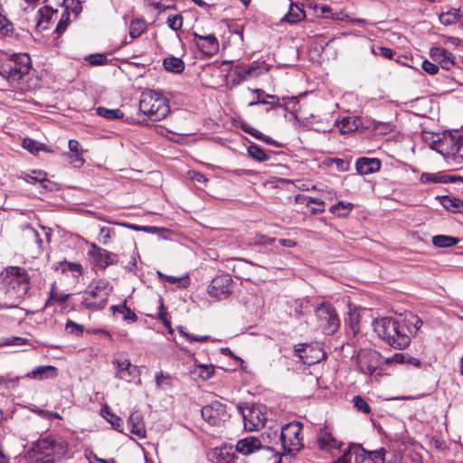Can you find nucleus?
Wrapping results in <instances>:
<instances>
[{"instance_id": "obj_28", "label": "nucleus", "mask_w": 463, "mask_h": 463, "mask_svg": "<svg viewBox=\"0 0 463 463\" xmlns=\"http://www.w3.org/2000/svg\"><path fill=\"white\" fill-rule=\"evenodd\" d=\"M439 20L446 26L463 23V6L449 8L448 11L442 12L439 16Z\"/></svg>"}, {"instance_id": "obj_20", "label": "nucleus", "mask_w": 463, "mask_h": 463, "mask_svg": "<svg viewBox=\"0 0 463 463\" xmlns=\"http://www.w3.org/2000/svg\"><path fill=\"white\" fill-rule=\"evenodd\" d=\"M317 441L319 449L326 451H331L332 449L340 450L344 445L333 436L331 429L326 426L320 429Z\"/></svg>"}, {"instance_id": "obj_54", "label": "nucleus", "mask_w": 463, "mask_h": 463, "mask_svg": "<svg viewBox=\"0 0 463 463\" xmlns=\"http://www.w3.org/2000/svg\"><path fill=\"white\" fill-rule=\"evenodd\" d=\"M354 406L360 411H363L364 413L370 412V407L366 401L362 398L361 396H355L354 398Z\"/></svg>"}, {"instance_id": "obj_51", "label": "nucleus", "mask_w": 463, "mask_h": 463, "mask_svg": "<svg viewBox=\"0 0 463 463\" xmlns=\"http://www.w3.org/2000/svg\"><path fill=\"white\" fill-rule=\"evenodd\" d=\"M112 309L115 311L118 310L120 313H122L124 320L134 322L137 319V315L134 312H132L131 309L127 307L126 306H122V307L113 306Z\"/></svg>"}, {"instance_id": "obj_62", "label": "nucleus", "mask_w": 463, "mask_h": 463, "mask_svg": "<svg viewBox=\"0 0 463 463\" xmlns=\"http://www.w3.org/2000/svg\"><path fill=\"white\" fill-rule=\"evenodd\" d=\"M275 241H276L275 238H269V237H267L265 235H258L255 238L254 244H256V245H268V244L273 243Z\"/></svg>"}, {"instance_id": "obj_33", "label": "nucleus", "mask_w": 463, "mask_h": 463, "mask_svg": "<svg viewBox=\"0 0 463 463\" xmlns=\"http://www.w3.org/2000/svg\"><path fill=\"white\" fill-rule=\"evenodd\" d=\"M356 448H360V445L351 444L346 448L339 450L342 452V455L339 456L333 463H352L353 458L354 459V452H356Z\"/></svg>"}, {"instance_id": "obj_1", "label": "nucleus", "mask_w": 463, "mask_h": 463, "mask_svg": "<svg viewBox=\"0 0 463 463\" xmlns=\"http://www.w3.org/2000/svg\"><path fill=\"white\" fill-rule=\"evenodd\" d=\"M423 140L452 165L463 164V132H424Z\"/></svg>"}, {"instance_id": "obj_37", "label": "nucleus", "mask_w": 463, "mask_h": 463, "mask_svg": "<svg viewBox=\"0 0 463 463\" xmlns=\"http://www.w3.org/2000/svg\"><path fill=\"white\" fill-rule=\"evenodd\" d=\"M163 65L166 71L174 73H180L184 69V61L176 57L165 58Z\"/></svg>"}, {"instance_id": "obj_60", "label": "nucleus", "mask_w": 463, "mask_h": 463, "mask_svg": "<svg viewBox=\"0 0 463 463\" xmlns=\"http://www.w3.org/2000/svg\"><path fill=\"white\" fill-rule=\"evenodd\" d=\"M201 376L204 379H209L213 376L214 369L212 366L200 364L199 366Z\"/></svg>"}, {"instance_id": "obj_8", "label": "nucleus", "mask_w": 463, "mask_h": 463, "mask_svg": "<svg viewBox=\"0 0 463 463\" xmlns=\"http://www.w3.org/2000/svg\"><path fill=\"white\" fill-rule=\"evenodd\" d=\"M301 430L302 424L299 421L289 422L281 428L279 440L283 453L295 454L303 448Z\"/></svg>"}, {"instance_id": "obj_50", "label": "nucleus", "mask_w": 463, "mask_h": 463, "mask_svg": "<svg viewBox=\"0 0 463 463\" xmlns=\"http://www.w3.org/2000/svg\"><path fill=\"white\" fill-rule=\"evenodd\" d=\"M70 24V12L66 7L61 14V17L56 26L55 31L59 33H63Z\"/></svg>"}, {"instance_id": "obj_45", "label": "nucleus", "mask_w": 463, "mask_h": 463, "mask_svg": "<svg viewBox=\"0 0 463 463\" xmlns=\"http://www.w3.org/2000/svg\"><path fill=\"white\" fill-rule=\"evenodd\" d=\"M178 333L184 336L186 341L192 343V342H205L207 341L210 336L209 335H196L188 333L185 328L182 326H177Z\"/></svg>"}, {"instance_id": "obj_25", "label": "nucleus", "mask_w": 463, "mask_h": 463, "mask_svg": "<svg viewBox=\"0 0 463 463\" xmlns=\"http://www.w3.org/2000/svg\"><path fill=\"white\" fill-rule=\"evenodd\" d=\"M234 72L239 77V81H244L259 77L262 73V69L255 62L249 65L239 64L235 66Z\"/></svg>"}, {"instance_id": "obj_35", "label": "nucleus", "mask_w": 463, "mask_h": 463, "mask_svg": "<svg viewBox=\"0 0 463 463\" xmlns=\"http://www.w3.org/2000/svg\"><path fill=\"white\" fill-rule=\"evenodd\" d=\"M248 154L251 158L259 162H265L270 158L271 153L266 152L258 145L252 144L248 147Z\"/></svg>"}, {"instance_id": "obj_14", "label": "nucleus", "mask_w": 463, "mask_h": 463, "mask_svg": "<svg viewBox=\"0 0 463 463\" xmlns=\"http://www.w3.org/2000/svg\"><path fill=\"white\" fill-rule=\"evenodd\" d=\"M232 292V279L227 274L217 276L208 287L209 295L218 300L225 299Z\"/></svg>"}, {"instance_id": "obj_42", "label": "nucleus", "mask_w": 463, "mask_h": 463, "mask_svg": "<svg viewBox=\"0 0 463 463\" xmlns=\"http://www.w3.org/2000/svg\"><path fill=\"white\" fill-rule=\"evenodd\" d=\"M146 30V23L142 19L133 20L129 25V35L131 39L139 37Z\"/></svg>"}, {"instance_id": "obj_40", "label": "nucleus", "mask_w": 463, "mask_h": 463, "mask_svg": "<svg viewBox=\"0 0 463 463\" xmlns=\"http://www.w3.org/2000/svg\"><path fill=\"white\" fill-rule=\"evenodd\" d=\"M96 113L99 116H100L106 119H109V120L120 119L124 117L123 112L118 109H107L104 107H98L96 109Z\"/></svg>"}, {"instance_id": "obj_9", "label": "nucleus", "mask_w": 463, "mask_h": 463, "mask_svg": "<svg viewBox=\"0 0 463 463\" xmlns=\"http://www.w3.org/2000/svg\"><path fill=\"white\" fill-rule=\"evenodd\" d=\"M318 326L325 335H330L337 331L340 319L335 309L329 304L323 302L315 309Z\"/></svg>"}, {"instance_id": "obj_16", "label": "nucleus", "mask_w": 463, "mask_h": 463, "mask_svg": "<svg viewBox=\"0 0 463 463\" xmlns=\"http://www.w3.org/2000/svg\"><path fill=\"white\" fill-rule=\"evenodd\" d=\"M380 358V354L374 350L361 351L357 355V366L363 373L372 375L381 364Z\"/></svg>"}, {"instance_id": "obj_21", "label": "nucleus", "mask_w": 463, "mask_h": 463, "mask_svg": "<svg viewBox=\"0 0 463 463\" xmlns=\"http://www.w3.org/2000/svg\"><path fill=\"white\" fill-rule=\"evenodd\" d=\"M430 56L444 70H450L455 65L454 55L444 48L432 47L430 51Z\"/></svg>"}, {"instance_id": "obj_41", "label": "nucleus", "mask_w": 463, "mask_h": 463, "mask_svg": "<svg viewBox=\"0 0 463 463\" xmlns=\"http://www.w3.org/2000/svg\"><path fill=\"white\" fill-rule=\"evenodd\" d=\"M352 209L353 204L351 203L340 201L336 204L333 205L330 210L335 215L338 217H345L352 211Z\"/></svg>"}, {"instance_id": "obj_24", "label": "nucleus", "mask_w": 463, "mask_h": 463, "mask_svg": "<svg viewBox=\"0 0 463 463\" xmlns=\"http://www.w3.org/2000/svg\"><path fill=\"white\" fill-rule=\"evenodd\" d=\"M58 376V369L52 365H40L33 368L25 377L34 380L54 379Z\"/></svg>"}, {"instance_id": "obj_53", "label": "nucleus", "mask_w": 463, "mask_h": 463, "mask_svg": "<svg viewBox=\"0 0 463 463\" xmlns=\"http://www.w3.org/2000/svg\"><path fill=\"white\" fill-rule=\"evenodd\" d=\"M87 61L91 65L99 66V65H103V64L107 63L108 60H107L106 55H104L102 53H95V54L89 55L87 57Z\"/></svg>"}, {"instance_id": "obj_15", "label": "nucleus", "mask_w": 463, "mask_h": 463, "mask_svg": "<svg viewBox=\"0 0 463 463\" xmlns=\"http://www.w3.org/2000/svg\"><path fill=\"white\" fill-rule=\"evenodd\" d=\"M89 247L88 256L95 266L105 269L118 262L117 254L99 247L94 242L90 243Z\"/></svg>"}, {"instance_id": "obj_3", "label": "nucleus", "mask_w": 463, "mask_h": 463, "mask_svg": "<svg viewBox=\"0 0 463 463\" xmlns=\"http://www.w3.org/2000/svg\"><path fill=\"white\" fill-rule=\"evenodd\" d=\"M32 61L27 53L0 52V75L14 87L27 75Z\"/></svg>"}, {"instance_id": "obj_61", "label": "nucleus", "mask_w": 463, "mask_h": 463, "mask_svg": "<svg viewBox=\"0 0 463 463\" xmlns=\"http://www.w3.org/2000/svg\"><path fill=\"white\" fill-rule=\"evenodd\" d=\"M406 359H407V356L405 354L397 353V354H393L392 356L387 358L385 360V363L390 364V363L395 362V363H399V364H405V363H407Z\"/></svg>"}, {"instance_id": "obj_48", "label": "nucleus", "mask_w": 463, "mask_h": 463, "mask_svg": "<svg viewBox=\"0 0 463 463\" xmlns=\"http://www.w3.org/2000/svg\"><path fill=\"white\" fill-rule=\"evenodd\" d=\"M23 147L26 150H28L32 154H36L40 150H44V147L43 145L39 144L33 139L31 138H24L23 141Z\"/></svg>"}, {"instance_id": "obj_31", "label": "nucleus", "mask_w": 463, "mask_h": 463, "mask_svg": "<svg viewBox=\"0 0 463 463\" xmlns=\"http://www.w3.org/2000/svg\"><path fill=\"white\" fill-rule=\"evenodd\" d=\"M57 13L56 10H53L50 6H43L40 8L37 12V27L41 28L42 30H47L48 24L50 21L52 20L53 14Z\"/></svg>"}, {"instance_id": "obj_6", "label": "nucleus", "mask_w": 463, "mask_h": 463, "mask_svg": "<svg viewBox=\"0 0 463 463\" xmlns=\"http://www.w3.org/2000/svg\"><path fill=\"white\" fill-rule=\"evenodd\" d=\"M3 281L7 285L8 293L14 298H23L30 288L28 274L24 268L7 267L1 274Z\"/></svg>"}, {"instance_id": "obj_17", "label": "nucleus", "mask_w": 463, "mask_h": 463, "mask_svg": "<svg viewBox=\"0 0 463 463\" xmlns=\"http://www.w3.org/2000/svg\"><path fill=\"white\" fill-rule=\"evenodd\" d=\"M295 354L306 364H314L322 359L324 354L318 348L308 344H298L294 346Z\"/></svg>"}, {"instance_id": "obj_44", "label": "nucleus", "mask_w": 463, "mask_h": 463, "mask_svg": "<svg viewBox=\"0 0 463 463\" xmlns=\"http://www.w3.org/2000/svg\"><path fill=\"white\" fill-rule=\"evenodd\" d=\"M156 386L163 390H167L172 387V377L168 373L158 372L156 373Z\"/></svg>"}, {"instance_id": "obj_38", "label": "nucleus", "mask_w": 463, "mask_h": 463, "mask_svg": "<svg viewBox=\"0 0 463 463\" xmlns=\"http://www.w3.org/2000/svg\"><path fill=\"white\" fill-rule=\"evenodd\" d=\"M71 297L70 294L59 291L55 288V284H52L50 297L45 303V307H49L52 302H56L60 305L63 304Z\"/></svg>"}, {"instance_id": "obj_56", "label": "nucleus", "mask_w": 463, "mask_h": 463, "mask_svg": "<svg viewBox=\"0 0 463 463\" xmlns=\"http://www.w3.org/2000/svg\"><path fill=\"white\" fill-rule=\"evenodd\" d=\"M421 69L430 75H435L439 72V66L428 60L422 61Z\"/></svg>"}, {"instance_id": "obj_59", "label": "nucleus", "mask_w": 463, "mask_h": 463, "mask_svg": "<svg viewBox=\"0 0 463 463\" xmlns=\"http://www.w3.org/2000/svg\"><path fill=\"white\" fill-rule=\"evenodd\" d=\"M159 317L162 320L164 326L167 328L168 333L173 334L174 329L171 326L170 320L167 318L166 314L164 311L163 304H161V307H160Z\"/></svg>"}, {"instance_id": "obj_52", "label": "nucleus", "mask_w": 463, "mask_h": 463, "mask_svg": "<svg viewBox=\"0 0 463 463\" xmlns=\"http://www.w3.org/2000/svg\"><path fill=\"white\" fill-rule=\"evenodd\" d=\"M113 233L114 232L110 228L105 226L101 227L99 229V242L102 243L103 245H107L109 242Z\"/></svg>"}, {"instance_id": "obj_7", "label": "nucleus", "mask_w": 463, "mask_h": 463, "mask_svg": "<svg viewBox=\"0 0 463 463\" xmlns=\"http://www.w3.org/2000/svg\"><path fill=\"white\" fill-rule=\"evenodd\" d=\"M237 411L242 417L246 430L255 431L264 427L267 420L264 406L255 403H238Z\"/></svg>"}, {"instance_id": "obj_12", "label": "nucleus", "mask_w": 463, "mask_h": 463, "mask_svg": "<svg viewBox=\"0 0 463 463\" xmlns=\"http://www.w3.org/2000/svg\"><path fill=\"white\" fill-rule=\"evenodd\" d=\"M354 452V463H398L399 459L393 453L382 448L367 451L360 446Z\"/></svg>"}, {"instance_id": "obj_39", "label": "nucleus", "mask_w": 463, "mask_h": 463, "mask_svg": "<svg viewBox=\"0 0 463 463\" xmlns=\"http://www.w3.org/2000/svg\"><path fill=\"white\" fill-rule=\"evenodd\" d=\"M57 269H60L62 272L70 271L74 278H78L82 274L83 268L80 263L70 262L67 260L61 261L58 264Z\"/></svg>"}, {"instance_id": "obj_49", "label": "nucleus", "mask_w": 463, "mask_h": 463, "mask_svg": "<svg viewBox=\"0 0 463 463\" xmlns=\"http://www.w3.org/2000/svg\"><path fill=\"white\" fill-rule=\"evenodd\" d=\"M65 330L70 334L79 336L83 334L84 326L75 323L74 321L68 320L65 325Z\"/></svg>"}, {"instance_id": "obj_55", "label": "nucleus", "mask_w": 463, "mask_h": 463, "mask_svg": "<svg viewBox=\"0 0 463 463\" xmlns=\"http://www.w3.org/2000/svg\"><path fill=\"white\" fill-rule=\"evenodd\" d=\"M165 281L169 282L170 284H178V287L180 288H186L189 285V279L187 277H174V276H165Z\"/></svg>"}, {"instance_id": "obj_26", "label": "nucleus", "mask_w": 463, "mask_h": 463, "mask_svg": "<svg viewBox=\"0 0 463 463\" xmlns=\"http://www.w3.org/2000/svg\"><path fill=\"white\" fill-rule=\"evenodd\" d=\"M355 168L360 175H369L380 170L381 162L377 158L361 157L356 161Z\"/></svg>"}, {"instance_id": "obj_23", "label": "nucleus", "mask_w": 463, "mask_h": 463, "mask_svg": "<svg viewBox=\"0 0 463 463\" xmlns=\"http://www.w3.org/2000/svg\"><path fill=\"white\" fill-rule=\"evenodd\" d=\"M128 427L130 432L136 435L138 439L146 437V427L143 420V416L138 411H133L128 419Z\"/></svg>"}, {"instance_id": "obj_10", "label": "nucleus", "mask_w": 463, "mask_h": 463, "mask_svg": "<svg viewBox=\"0 0 463 463\" xmlns=\"http://www.w3.org/2000/svg\"><path fill=\"white\" fill-rule=\"evenodd\" d=\"M112 364L114 365V377L116 379H119L127 383H132L135 380H137V383H140V369L137 365H133L125 354L118 353L115 354L112 360Z\"/></svg>"}, {"instance_id": "obj_57", "label": "nucleus", "mask_w": 463, "mask_h": 463, "mask_svg": "<svg viewBox=\"0 0 463 463\" xmlns=\"http://www.w3.org/2000/svg\"><path fill=\"white\" fill-rule=\"evenodd\" d=\"M307 203L316 204V207L311 209V212L313 213H320L325 211L324 203L318 198L309 197L307 200Z\"/></svg>"}, {"instance_id": "obj_34", "label": "nucleus", "mask_w": 463, "mask_h": 463, "mask_svg": "<svg viewBox=\"0 0 463 463\" xmlns=\"http://www.w3.org/2000/svg\"><path fill=\"white\" fill-rule=\"evenodd\" d=\"M69 149L71 153H73V156L71 159V163L74 164L75 166H81L84 164V159L81 156L80 145L75 139L69 140L68 143Z\"/></svg>"}, {"instance_id": "obj_64", "label": "nucleus", "mask_w": 463, "mask_h": 463, "mask_svg": "<svg viewBox=\"0 0 463 463\" xmlns=\"http://www.w3.org/2000/svg\"><path fill=\"white\" fill-rule=\"evenodd\" d=\"M27 342L25 338L18 337V336H13L11 338H7L5 342V345H24Z\"/></svg>"}, {"instance_id": "obj_22", "label": "nucleus", "mask_w": 463, "mask_h": 463, "mask_svg": "<svg viewBox=\"0 0 463 463\" xmlns=\"http://www.w3.org/2000/svg\"><path fill=\"white\" fill-rule=\"evenodd\" d=\"M262 449L261 441L255 437H247L240 439L234 449L244 456L253 454Z\"/></svg>"}, {"instance_id": "obj_29", "label": "nucleus", "mask_w": 463, "mask_h": 463, "mask_svg": "<svg viewBox=\"0 0 463 463\" xmlns=\"http://www.w3.org/2000/svg\"><path fill=\"white\" fill-rule=\"evenodd\" d=\"M342 134H349L357 130L361 125V119L356 117H344L336 122Z\"/></svg>"}, {"instance_id": "obj_32", "label": "nucleus", "mask_w": 463, "mask_h": 463, "mask_svg": "<svg viewBox=\"0 0 463 463\" xmlns=\"http://www.w3.org/2000/svg\"><path fill=\"white\" fill-rule=\"evenodd\" d=\"M304 18V11L298 5L291 3L288 13L281 18V22H286L292 24L302 21Z\"/></svg>"}, {"instance_id": "obj_11", "label": "nucleus", "mask_w": 463, "mask_h": 463, "mask_svg": "<svg viewBox=\"0 0 463 463\" xmlns=\"http://www.w3.org/2000/svg\"><path fill=\"white\" fill-rule=\"evenodd\" d=\"M109 297V289L107 283L103 280H99L95 286H90L84 292L82 298V305L90 309H101L105 307Z\"/></svg>"}, {"instance_id": "obj_30", "label": "nucleus", "mask_w": 463, "mask_h": 463, "mask_svg": "<svg viewBox=\"0 0 463 463\" xmlns=\"http://www.w3.org/2000/svg\"><path fill=\"white\" fill-rule=\"evenodd\" d=\"M241 128L244 132L250 134V136L254 137L255 138H257L259 140H261V141L265 142L268 145H271V146H276V147H281L282 146V145L279 142L274 140L270 137H268V136L264 135L260 130L250 127V125H248L246 123L241 124Z\"/></svg>"}, {"instance_id": "obj_36", "label": "nucleus", "mask_w": 463, "mask_h": 463, "mask_svg": "<svg viewBox=\"0 0 463 463\" xmlns=\"http://www.w3.org/2000/svg\"><path fill=\"white\" fill-rule=\"evenodd\" d=\"M458 241V238L449 235L439 234L432 237V243L439 248L452 247Z\"/></svg>"}, {"instance_id": "obj_27", "label": "nucleus", "mask_w": 463, "mask_h": 463, "mask_svg": "<svg viewBox=\"0 0 463 463\" xmlns=\"http://www.w3.org/2000/svg\"><path fill=\"white\" fill-rule=\"evenodd\" d=\"M400 323L410 336L416 335L422 326L421 319L412 313L405 314Z\"/></svg>"}, {"instance_id": "obj_2", "label": "nucleus", "mask_w": 463, "mask_h": 463, "mask_svg": "<svg viewBox=\"0 0 463 463\" xmlns=\"http://www.w3.org/2000/svg\"><path fill=\"white\" fill-rule=\"evenodd\" d=\"M69 444L60 435H49L39 439L27 450L25 458L29 463H53L64 458Z\"/></svg>"}, {"instance_id": "obj_46", "label": "nucleus", "mask_w": 463, "mask_h": 463, "mask_svg": "<svg viewBox=\"0 0 463 463\" xmlns=\"http://www.w3.org/2000/svg\"><path fill=\"white\" fill-rule=\"evenodd\" d=\"M104 418L112 425V427L119 432L123 431V421L121 418L105 409Z\"/></svg>"}, {"instance_id": "obj_19", "label": "nucleus", "mask_w": 463, "mask_h": 463, "mask_svg": "<svg viewBox=\"0 0 463 463\" xmlns=\"http://www.w3.org/2000/svg\"><path fill=\"white\" fill-rule=\"evenodd\" d=\"M194 43L206 56L214 55L219 50V42L213 34L201 35L194 33Z\"/></svg>"}, {"instance_id": "obj_18", "label": "nucleus", "mask_w": 463, "mask_h": 463, "mask_svg": "<svg viewBox=\"0 0 463 463\" xmlns=\"http://www.w3.org/2000/svg\"><path fill=\"white\" fill-rule=\"evenodd\" d=\"M209 458L212 463H236L238 457L232 445L223 444L213 449L209 454Z\"/></svg>"}, {"instance_id": "obj_47", "label": "nucleus", "mask_w": 463, "mask_h": 463, "mask_svg": "<svg viewBox=\"0 0 463 463\" xmlns=\"http://www.w3.org/2000/svg\"><path fill=\"white\" fill-rule=\"evenodd\" d=\"M167 26L173 31H178L183 26V16L180 14L169 15L166 19Z\"/></svg>"}, {"instance_id": "obj_4", "label": "nucleus", "mask_w": 463, "mask_h": 463, "mask_svg": "<svg viewBox=\"0 0 463 463\" xmlns=\"http://www.w3.org/2000/svg\"><path fill=\"white\" fill-rule=\"evenodd\" d=\"M373 327L380 338L395 349H404L411 343V336L402 326L400 321L392 317H382L373 320Z\"/></svg>"}, {"instance_id": "obj_13", "label": "nucleus", "mask_w": 463, "mask_h": 463, "mask_svg": "<svg viewBox=\"0 0 463 463\" xmlns=\"http://www.w3.org/2000/svg\"><path fill=\"white\" fill-rule=\"evenodd\" d=\"M203 419L212 426H219L228 417L226 406L218 401L204 405L201 409Z\"/></svg>"}, {"instance_id": "obj_63", "label": "nucleus", "mask_w": 463, "mask_h": 463, "mask_svg": "<svg viewBox=\"0 0 463 463\" xmlns=\"http://www.w3.org/2000/svg\"><path fill=\"white\" fill-rule=\"evenodd\" d=\"M190 178L195 182H198V183H201V184H204L207 182V178L205 177V175L200 172H196V171H190L188 173Z\"/></svg>"}, {"instance_id": "obj_5", "label": "nucleus", "mask_w": 463, "mask_h": 463, "mask_svg": "<svg viewBox=\"0 0 463 463\" xmlns=\"http://www.w3.org/2000/svg\"><path fill=\"white\" fill-rule=\"evenodd\" d=\"M139 111L149 120L160 121L170 113L168 99L156 90L142 92L139 99Z\"/></svg>"}, {"instance_id": "obj_43", "label": "nucleus", "mask_w": 463, "mask_h": 463, "mask_svg": "<svg viewBox=\"0 0 463 463\" xmlns=\"http://www.w3.org/2000/svg\"><path fill=\"white\" fill-rule=\"evenodd\" d=\"M27 183L34 184V183H40L43 184V187L46 188V184L44 183L46 180V173L42 171H32L31 174L25 175L24 178Z\"/></svg>"}, {"instance_id": "obj_58", "label": "nucleus", "mask_w": 463, "mask_h": 463, "mask_svg": "<svg viewBox=\"0 0 463 463\" xmlns=\"http://www.w3.org/2000/svg\"><path fill=\"white\" fill-rule=\"evenodd\" d=\"M459 200L449 197V196H444L442 198V205L447 209H455L458 207Z\"/></svg>"}]
</instances>
